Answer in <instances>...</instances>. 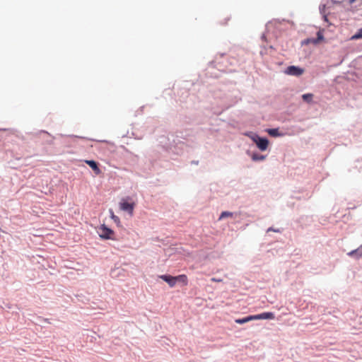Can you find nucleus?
<instances>
[{
	"instance_id": "nucleus-21",
	"label": "nucleus",
	"mask_w": 362,
	"mask_h": 362,
	"mask_svg": "<svg viewBox=\"0 0 362 362\" xmlns=\"http://www.w3.org/2000/svg\"><path fill=\"white\" fill-rule=\"evenodd\" d=\"M324 18H325V21H327V16H324Z\"/></svg>"
},
{
	"instance_id": "nucleus-1",
	"label": "nucleus",
	"mask_w": 362,
	"mask_h": 362,
	"mask_svg": "<svg viewBox=\"0 0 362 362\" xmlns=\"http://www.w3.org/2000/svg\"><path fill=\"white\" fill-rule=\"evenodd\" d=\"M251 140L256 144L258 148L262 151L267 150L269 146V140L266 138L259 136L256 134L248 135Z\"/></svg>"
},
{
	"instance_id": "nucleus-18",
	"label": "nucleus",
	"mask_w": 362,
	"mask_h": 362,
	"mask_svg": "<svg viewBox=\"0 0 362 362\" xmlns=\"http://www.w3.org/2000/svg\"><path fill=\"white\" fill-rule=\"evenodd\" d=\"M211 280L212 281H214V282H221V281H222V279H216V278H214H214H212Z\"/></svg>"
},
{
	"instance_id": "nucleus-16",
	"label": "nucleus",
	"mask_w": 362,
	"mask_h": 362,
	"mask_svg": "<svg viewBox=\"0 0 362 362\" xmlns=\"http://www.w3.org/2000/svg\"><path fill=\"white\" fill-rule=\"evenodd\" d=\"M110 213L111 218L115 221V222H119V218L113 214L112 211H110Z\"/></svg>"
},
{
	"instance_id": "nucleus-7",
	"label": "nucleus",
	"mask_w": 362,
	"mask_h": 362,
	"mask_svg": "<svg viewBox=\"0 0 362 362\" xmlns=\"http://www.w3.org/2000/svg\"><path fill=\"white\" fill-rule=\"evenodd\" d=\"M274 314L273 313H263L259 315H254L255 320H262V319H274Z\"/></svg>"
},
{
	"instance_id": "nucleus-6",
	"label": "nucleus",
	"mask_w": 362,
	"mask_h": 362,
	"mask_svg": "<svg viewBox=\"0 0 362 362\" xmlns=\"http://www.w3.org/2000/svg\"><path fill=\"white\" fill-rule=\"evenodd\" d=\"M85 163L88 164L96 175H99L101 173L100 169L98 168V163L92 160H86Z\"/></svg>"
},
{
	"instance_id": "nucleus-8",
	"label": "nucleus",
	"mask_w": 362,
	"mask_h": 362,
	"mask_svg": "<svg viewBox=\"0 0 362 362\" xmlns=\"http://www.w3.org/2000/svg\"><path fill=\"white\" fill-rule=\"evenodd\" d=\"M350 257H355L358 259L362 257V245L356 250H354L347 254Z\"/></svg>"
},
{
	"instance_id": "nucleus-5",
	"label": "nucleus",
	"mask_w": 362,
	"mask_h": 362,
	"mask_svg": "<svg viewBox=\"0 0 362 362\" xmlns=\"http://www.w3.org/2000/svg\"><path fill=\"white\" fill-rule=\"evenodd\" d=\"M160 278L167 282L170 287H173L177 281L176 276H172L170 275H161Z\"/></svg>"
},
{
	"instance_id": "nucleus-10",
	"label": "nucleus",
	"mask_w": 362,
	"mask_h": 362,
	"mask_svg": "<svg viewBox=\"0 0 362 362\" xmlns=\"http://www.w3.org/2000/svg\"><path fill=\"white\" fill-rule=\"evenodd\" d=\"M302 98L305 102H306L308 103H311L313 102V94H312V93L303 94L302 95Z\"/></svg>"
},
{
	"instance_id": "nucleus-11",
	"label": "nucleus",
	"mask_w": 362,
	"mask_h": 362,
	"mask_svg": "<svg viewBox=\"0 0 362 362\" xmlns=\"http://www.w3.org/2000/svg\"><path fill=\"white\" fill-rule=\"evenodd\" d=\"M176 280L182 282L185 286L187 284V277L185 274H181L176 276Z\"/></svg>"
},
{
	"instance_id": "nucleus-19",
	"label": "nucleus",
	"mask_w": 362,
	"mask_h": 362,
	"mask_svg": "<svg viewBox=\"0 0 362 362\" xmlns=\"http://www.w3.org/2000/svg\"><path fill=\"white\" fill-rule=\"evenodd\" d=\"M317 36L319 40L322 39V35L320 33H317Z\"/></svg>"
},
{
	"instance_id": "nucleus-3",
	"label": "nucleus",
	"mask_w": 362,
	"mask_h": 362,
	"mask_svg": "<svg viewBox=\"0 0 362 362\" xmlns=\"http://www.w3.org/2000/svg\"><path fill=\"white\" fill-rule=\"evenodd\" d=\"M98 233L101 238L103 239H112L113 240L114 231L110 228H108L105 225H102L98 229Z\"/></svg>"
},
{
	"instance_id": "nucleus-12",
	"label": "nucleus",
	"mask_w": 362,
	"mask_h": 362,
	"mask_svg": "<svg viewBox=\"0 0 362 362\" xmlns=\"http://www.w3.org/2000/svg\"><path fill=\"white\" fill-rule=\"evenodd\" d=\"M264 158H265V156H264L259 155V154H257V153H254V154L252 156V159L254 161L263 160Z\"/></svg>"
},
{
	"instance_id": "nucleus-2",
	"label": "nucleus",
	"mask_w": 362,
	"mask_h": 362,
	"mask_svg": "<svg viewBox=\"0 0 362 362\" xmlns=\"http://www.w3.org/2000/svg\"><path fill=\"white\" fill-rule=\"evenodd\" d=\"M130 198L122 199L119 203V208L121 210L127 211L131 216L133 215L134 209L135 206L134 202H129Z\"/></svg>"
},
{
	"instance_id": "nucleus-15",
	"label": "nucleus",
	"mask_w": 362,
	"mask_h": 362,
	"mask_svg": "<svg viewBox=\"0 0 362 362\" xmlns=\"http://www.w3.org/2000/svg\"><path fill=\"white\" fill-rule=\"evenodd\" d=\"M233 213L229 211H223L219 217V219H222L226 217H232Z\"/></svg>"
},
{
	"instance_id": "nucleus-9",
	"label": "nucleus",
	"mask_w": 362,
	"mask_h": 362,
	"mask_svg": "<svg viewBox=\"0 0 362 362\" xmlns=\"http://www.w3.org/2000/svg\"><path fill=\"white\" fill-rule=\"evenodd\" d=\"M254 315H250L242 319H236L235 322L238 324H244L250 321L254 320Z\"/></svg>"
},
{
	"instance_id": "nucleus-4",
	"label": "nucleus",
	"mask_w": 362,
	"mask_h": 362,
	"mask_svg": "<svg viewBox=\"0 0 362 362\" xmlns=\"http://www.w3.org/2000/svg\"><path fill=\"white\" fill-rule=\"evenodd\" d=\"M288 75L299 76L304 73V69L296 66H289L285 71Z\"/></svg>"
},
{
	"instance_id": "nucleus-20",
	"label": "nucleus",
	"mask_w": 362,
	"mask_h": 362,
	"mask_svg": "<svg viewBox=\"0 0 362 362\" xmlns=\"http://www.w3.org/2000/svg\"><path fill=\"white\" fill-rule=\"evenodd\" d=\"M271 230L274 231V232H279V230H274V229H273V228H269L268 229V231H271Z\"/></svg>"
},
{
	"instance_id": "nucleus-17",
	"label": "nucleus",
	"mask_w": 362,
	"mask_h": 362,
	"mask_svg": "<svg viewBox=\"0 0 362 362\" xmlns=\"http://www.w3.org/2000/svg\"><path fill=\"white\" fill-rule=\"evenodd\" d=\"M345 1H347L350 5L353 4L356 1H358L360 4H361V3H362V0H345Z\"/></svg>"
},
{
	"instance_id": "nucleus-14",
	"label": "nucleus",
	"mask_w": 362,
	"mask_h": 362,
	"mask_svg": "<svg viewBox=\"0 0 362 362\" xmlns=\"http://www.w3.org/2000/svg\"><path fill=\"white\" fill-rule=\"evenodd\" d=\"M267 132L272 136H277L279 135V130L277 129H269L267 130Z\"/></svg>"
},
{
	"instance_id": "nucleus-13",
	"label": "nucleus",
	"mask_w": 362,
	"mask_h": 362,
	"mask_svg": "<svg viewBox=\"0 0 362 362\" xmlns=\"http://www.w3.org/2000/svg\"><path fill=\"white\" fill-rule=\"evenodd\" d=\"M362 38V28L359 29L356 34L351 37V40H358Z\"/></svg>"
}]
</instances>
